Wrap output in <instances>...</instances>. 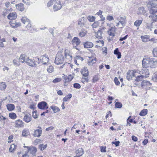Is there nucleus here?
Listing matches in <instances>:
<instances>
[{
	"label": "nucleus",
	"mask_w": 157,
	"mask_h": 157,
	"mask_svg": "<svg viewBox=\"0 0 157 157\" xmlns=\"http://www.w3.org/2000/svg\"><path fill=\"white\" fill-rule=\"evenodd\" d=\"M147 6L148 8H151L149 10L150 13L157 12V0L148 1L146 2Z\"/></svg>",
	"instance_id": "nucleus-1"
},
{
	"label": "nucleus",
	"mask_w": 157,
	"mask_h": 157,
	"mask_svg": "<svg viewBox=\"0 0 157 157\" xmlns=\"http://www.w3.org/2000/svg\"><path fill=\"white\" fill-rule=\"evenodd\" d=\"M64 59L63 54L61 52L58 53L56 56L55 63L58 65L61 64L63 63Z\"/></svg>",
	"instance_id": "nucleus-2"
},
{
	"label": "nucleus",
	"mask_w": 157,
	"mask_h": 157,
	"mask_svg": "<svg viewBox=\"0 0 157 157\" xmlns=\"http://www.w3.org/2000/svg\"><path fill=\"white\" fill-rule=\"evenodd\" d=\"M151 63V58L148 56L145 57L142 63V65L143 67H150Z\"/></svg>",
	"instance_id": "nucleus-3"
},
{
	"label": "nucleus",
	"mask_w": 157,
	"mask_h": 157,
	"mask_svg": "<svg viewBox=\"0 0 157 157\" xmlns=\"http://www.w3.org/2000/svg\"><path fill=\"white\" fill-rule=\"evenodd\" d=\"M24 147L26 148L27 151L29 152L33 156H35L36 155L37 149L35 147L24 146Z\"/></svg>",
	"instance_id": "nucleus-4"
},
{
	"label": "nucleus",
	"mask_w": 157,
	"mask_h": 157,
	"mask_svg": "<svg viewBox=\"0 0 157 157\" xmlns=\"http://www.w3.org/2000/svg\"><path fill=\"white\" fill-rule=\"evenodd\" d=\"M141 83L140 86H141L142 88L146 90L149 89L151 87L152 84L149 81L144 80L141 82Z\"/></svg>",
	"instance_id": "nucleus-5"
},
{
	"label": "nucleus",
	"mask_w": 157,
	"mask_h": 157,
	"mask_svg": "<svg viewBox=\"0 0 157 157\" xmlns=\"http://www.w3.org/2000/svg\"><path fill=\"white\" fill-rule=\"evenodd\" d=\"M54 5L53 9L55 11H56L60 9L62 7L60 0H54Z\"/></svg>",
	"instance_id": "nucleus-6"
},
{
	"label": "nucleus",
	"mask_w": 157,
	"mask_h": 157,
	"mask_svg": "<svg viewBox=\"0 0 157 157\" xmlns=\"http://www.w3.org/2000/svg\"><path fill=\"white\" fill-rule=\"evenodd\" d=\"M71 42L73 45L74 48H76L77 50H78L76 47L80 44L81 41L80 40L78 37H75L72 40Z\"/></svg>",
	"instance_id": "nucleus-7"
},
{
	"label": "nucleus",
	"mask_w": 157,
	"mask_h": 157,
	"mask_svg": "<svg viewBox=\"0 0 157 157\" xmlns=\"http://www.w3.org/2000/svg\"><path fill=\"white\" fill-rule=\"evenodd\" d=\"M38 108L40 109H48V107L47 103L45 101H42L39 102L37 105Z\"/></svg>",
	"instance_id": "nucleus-8"
},
{
	"label": "nucleus",
	"mask_w": 157,
	"mask_h": 157,
	"mask_svg": "<svg viewBox=\"0 0 157 157\" xmlns=\"http://www.w3.org/2000/svg\"><path fill=\"white\" fill-rule=\"evenodd\" d=\"M38 61L40 60V61L43 63L44 64H46L48 61L49 59L48 56L46 54H45L44 55L41 56L40 57V58H38Z\"/></svg>",
	"instance_id": "nucleus-9"
},
{
	"label": "nucleus",
	"mask_w": 157,
	"mask_h": 157,
	"mask_svg": "<svg viewBox=\"0 0 157 157\" xmlns=\"http://www.w3.org/2000/svg\"><path fill=\"white\" fill-rule=\"evenodd\" d=\"M144 76H145L144 75H141L137 76L135 79V82H134L135 84L138 86H140L141 84L139 82H142L141 81H143V78H144Z\"/></svg>",
	"instance_id": "nucleus-10"
},
{
	"label": "nucleus",
	"mask_w": 157,
	"mask_h": 157,
	"mask_svg": "<svg viewBox=\"0 0 157 157\" xmlns=\"http://www.w3.org/2000/svg\"><path fill=\"white\" fill-rule=\"evenodd\" d=\"M74 75L75 74H74L69 75L68 76L64 75L63 78L65 82H67L71 81L73 78Z\"/></svg>",
	"instance_id": "nucleus-11"
},
{
	"label": "nucleus",
	"mask_w": 157,
	"mask_h": 157,
	"mask_svg": "<svg viewBox=\"0 0 157 157\" xmlns=\"http://www.w3.org/2000/svg\"><path fill=\"white\" fill-rule=\"evenodd\" d=\"M24 125V123L21 120L16 121L14 122V126L16 128L22 127Z\"/></svg>",
	"instance_id": "nucleus-12"
},
{
	"label": "nucleus",
	"mask_w": 157,
	"mask_h": 157,
	"mask_svg": "<svg viewBox=\"0 0 157 157\" xmlns=\"http://www.w3.org/2000/svg\"><path fill=\"white\" fill-rule=\"evenodd\" d=\"M141 72L142 73V75H144L145 76H144V78L148 77V75L149 74V72L148 69H147V67H143V69H142Z\"/></svg>",
	"instance_id": "nucleus-13"
},
{
	"label": "nucleus",
	"mask_w": 157,
	"mask_h": 157,
	"mask_svg": "<svg viewBox=\"0 0 157 157\" xmlns=\"http://www.w3.org/2000/svg\"><path fill=\"white\" fill-rule=\"evenodd\" d=\"M17 17L16 13L13 12L10 13L7 16V18L10 20H14Z\"/></svg>",
	"instance_id": "nucleus-14"
},
{
	"label": "nucleus",
	"mask_w": 157,
	"mask_h": 157,
	"mask_svg": "<svg viewBox=\"0 0 157 157\" xmlns=\"http://www.w3.org/2000/svg\"><path fill=\"white\" fill-rule=\"evenodd\" d=\"M28 58L25 55H21L19 58V61L21 63H26Z\"/></svg>",
	"instance_id": "nucleus-15"
},
{
	"label": "nucleus",
	"mask_w": 157,
	"mask_h": 157,
	"mask_svg": "<svg viewBox=\"0 0 157 157\" xmlns=\"http://www.w3.org/2000/svg\"><path fill=\"white\" fill-rule=\"evenodd\" d=\"M81 72L83 77H88V71L87 67H84L82 69Z\"/></svg>",
	"instance_id": "nucleus-16"
},
{
	"label": "nucleus",
	"mask_w": 157,
	"mask_h": 157,
	"mask_svg": "<svg viewBox=\"0 0 157 157\" xmlns=\"http://www.w3.org/2000/svg\"><path fill=\"white\" fill-rule=\"evenodd\" d=\"M76 155L75 157H79L82 156L84 153V151L82 148H81L78 149L75 152Z\"/></svg>",
	"instance_id": "nucleus-17"
},
{
	"label": "nucleus",
	"mask_w": 157,
	"mask_h": 157,
	"mask_svg": "<svg viewBox=\"0 0 157 157\" xmlns=\"http://www.w3.org/2000/svg\"><path fill=\"white\" fill-rule=\"evenodd\" d=\"M64 55L66 58L69 61L71 60L72 56L69 54V51L68 50H66L64 51Z\"/></svg>",
	"instance_id": "nucleus-18"
},
{
	"label": "nucleus",
	"mask_w": 157,
	"mask_h": 157,
	"mask_svg": "<svg viewBox=\"0 0 157 157\" xmlns=\"http://www.w3.org/2000/svg\"><path fill=\"white\" fill-rule=\"evenodd\" d=\"M157 66V60L154 58H151V63L150 67L151 68H155Z\"/></svg>",
	"instance_id": "nucleus-19"
},
{
	"label": "nucleus",
	"mask_w": 157,
	"mask_h": 157,
	"mask_svg": "<svg viewBox=\"0 0 157 157\" xmlns=\"http://www.w3.org/2000/svg\"><path fill=\"white\" fill-rule=\"evenodd\" d=\"M84 47L85 48H92L94 44L92 42L89 41H86L85 42L84 44Z\"/></svg>",
	"instance_id": "nucleus-20"
},
{
	"label": "nucleus",
	"mask_w": 157,
	"mask_h": 157,
	"mask_svg": "<svg viewBox=\"0 0 157 157\" xmlns=\"http://www.w3.org/2000/svg\"><path fill=\"white\" fill-rule=\"evenodd\" d=\"M16 9L19 11H22L24 10L25 8L24 5L22 3H20L16 5Z\"/></svg>",
	"instance_id": "nucleus-21"
},
{
	"label": "nucleus",
	"mask_w": 157,
	"mask_h": 157,
	"mask_svg": "<svg viewBox=\"0 0 157 157\" xmlns=\"http://www.w3.org/2000/svg\"><path fill=\"white\" fill-rule=\"evenodd\" d=\"M26 63L29 65L31 67H34L35 66L36 63L32 59H30L28 58L27 61L26 60Z\"/></svg>",
	"instance_id": "nucleus-22"
},
{
	"label": "nucleus",
	"mask_w": 157,
	"mask_h": 157,
	"mask_svg": "<svg viewBox=\"0 0 157 157\" xmlns=\"http://www.w3.org/2000/svg\"><path fill=\"white\" fill-rule=\"evenodd\" d=\"M42 131L40 129H36L35 130L33 136L35 137H39L41 135Z\"/></svg>",
	"instance_id": "nucleus-23"
},
{
	"label": "nucleus",
	"mask_w": 157,
	"mask_h": 157,
	"mask_svg": "<svg viewBox=\"0 0 157 157\" xmlns=\"http://www.w3.org/2000/svg\"><path fill=\"white\" fill-rule=\"evenodd\" d=\"M31 120L32 117L29 114L25 115L23 118L24 121L27 123L31 121Z\"/></svg>",
	"instance_id": "nucleus-24"
},
{
	"label": "nucleus",
	"mask_w": 157,
	"mask_h": 157,
	"mask_svg": "<svg viewBox=\"0 0 157 157\" xmlns=\"http://www.w3.org/2000/svg\"><path fill=\"white\" fill-rule=\"evenodd\" d=\"M156 13H150L151 15L149 16V17L151 18L153 22L157 21V15L155 14Z\"/></svg>",
	"instance_id": "nucleus-25"
},
{
	"label": "nucleus",
	"mask_w": 157,
	"mask_h": 157,
	"mask_svg": "<svg viewBox=\"0 0 157 157\" xmlns=\"http://www.w3.org/2000/svg\"><path fill=\"white\" fill-rule=\"evenodd\" d=\"M86 20V19L84 18L83 17H82L80 19H79L78 21V25L81 26H83L85 24V20Z\"/></svg>",
	"instance_id": "nucleus-26"
},
{
	"label": "nucleus",
	"mask_w": 157,
	"mask_h": 157,
	"mask_svg": "<svg viewBox=\"0 0 157 157\" xmlns=\"http://www.w3.org/2000/svg\"><path fill=\"white\" fill-rule=\"evenodd\" d=\"M6 107L9 111H12L14 110L15 106L13 104H8L6 105Z\"/></svg>",
	"instance_id": "nucleus-27"
},
{
	"label": "nucleus",
	"mask_w": 157,
	"mask_h": 157,
	"mask_svg": "<svg viewBox=\"0 0 157 157\" xmlns=\"http://www.w3.org/2000/svg\"><path fill=\"white\" fill-rule=\"evenodd\" d=\"M141 38L142 40L144 42H147L150 40L149 36L147 35L145 36H141Z\"/></svg>",
	"instance_id": "nucleus-28"
},
{
	"label": "nucleus",
	"mask_w": 157,
	"mask_h": 157,
	"mask_svg": "<svg viewBox=\"0 0 157 157\" xmlns=\"http://www.w3.org/2000/svg\"><path fill=\"white\" fill-rule=\"evenodd\" d=\"M50 108L52 109L54 113H56L60 111L59 109L55 105L51 106Z\"/></svg>",
	"instance_id": "nucleus-29"
},
{
	"label": "nucleus",
	"mask_w": 157,
	"mask_h": 157,
	"mask_svg": "<svg viewBox=\"0 0 157 157\" xmlns=\"http://www.w3.org/2000/svg\"><path fill=\"white\" fill-rule=\"evenodd\" d=\"M139 13H140L144 15H146L145 14L146 11L145 10V7H141L139 8Z\"/></svg>",
	"instance_id": "nucleus-30"
},
{
	"label": "nucleus",
	"mask_w": 157,
	"mask_h": 157,
	"mask_svg": "<svg viewBox=\"0 0 157 157\" xmlns=\"http://www.w3.org/2000/svg\"><path fill=\"white\" fill-rule=\"evenodd\" d=\"M114 54L117 56V58L118 59H120L121 58V54L118 50V48H117L114 51Z\"/></svg>",
	"instance_id": "nucleus-31"
},
{
	"label": "nucleus",
	"mask_w": 157,
	"mask_h": 157,
	"mask_svg": "<svg viewBox=\"0 0 157 157\" xmlns=\"http://www.w3.org/2000/svg\"><path fill=\"white\" fill-rule=\"evenodd\" d=\"M29 132L28 129H25L23 130L22 135L23 136H26L29 135Z\"/></svg>",
	"instance_id": "nucleus-32"
},
{
	"label": "nucleus",
	"mask_w": 157,
	"mask_h": 157,
	"mask_svg": "<svg viewBox=\"0 0 157 157\" xmlns=\"http://www.w3.org/2000/svg\"><path fill=\"white\" fill-rule=\"evenodd\" d=\"M11 25L13 28H17L18 26H20L21 24L20 22H17L16 21H14V22H13L11 23Z\"/></svg>",
	"instance_id": "nucleus-33"
},
{
	"label": "nucleus",
	"mask_w": 157,
	"mask_h": 157,
	"mask_svg": "<svg viewBox=\"0 0 157 157\" xmlns=\"http://www.w3.org/2000/svg\"><path fill=\"white\" fill-rule=\"evenodd\" d=\"M102 33L101 30H99L97 32V35L96 36V37L98 38L101 39L102 37Z\"/></svg>",
	"instance_id": "nucleus-34"
},
{
	"label": "nucleus",
	"mask_w": 157,
	"mask_h": 157,
	"mask_svg": "<svg viewBox=\"0 0 157 157\" xmlns=\"http://www.w3.org/2000/svg\"><path fill=\"white\" fill-rule=\"evenodd\" d=\"M132 72L131 73H127L126 78L129 81L131 80L132 77L134 76V74Z\"/></svg>",
	"instance_id": "nucleus-35"
},
{
	"label": "nucleus",
	"mask_w": 157,
	"mask_h": 157,
	"mask_svg": "<svg viewBox=\"0 0 157 157\" xmlns=\"http://www.w3.org/2000/svg\"><path fill=\"white\" fill-rule=\"evenodd\" d=\"M16 147L17 146L15 145L14 144H12L9 148V151L11 152H14L16 148Z\"/></svg>",
	"instance_id": "nucleus-36"
},
{
	"label": "nucleus",
	"mask_w": 157,
	"mask_h": 157,
	"mask_svg": "<svg viewBox=\"0 0 157 157\" xmlns=\"http://www.w3.org/2000/svg\"><path fill=\"white\" fill-rule=\"evenodd\" d=\"M9 116L10 118L13 119H15L17 117L16 114L12 112L10 113L9 114Z\"/></svg>",
	"instance_id": "nucleus-37"
},
{
	"label": "nucleus",
	"mask_w": 157,
	"mask_h": 157,
	"mask_svg": "<svg viewBox=\"0 0 157 157\" xmlns=\"http://www.w3.org/2000/svg\"><path fill=\"white\" fill-rule=\"evenodd\" d=\"M6 85L5 82L0 83V90H2L6 88Z\"/></svg>",
	"instance_id": "nucleus-38"
},
{
	"label": "nucleus",
	"mask_w": 157,
	"mask_h": 157,
	"mask_svg": "<svg viewBox=\"0 0 157 157\" xmlns=\"http://www.w3.org/2000/svg\"><path fill=\"white\" fill-rule=\"evenodd\" d=\"M147 113V110L146 109L142 110L140 113L139 115L141 116L146 115Z\"/></svg>",
	"instance_id": "nucleus-39"
},
{
	"label": "nucleus",
	"mask_w": 157,
	"mask_h": 157,
	"mask_svg": "<svg viewBox=\"0 0 157 157\" xmlns=\"http://www.w3.org/2000/svg\"><path fill=\"white\" fill-rule=\"evenodd\" d=\"M47 144L44 145V144H40L39 145V148L41 151H43L47 147Z\"/></svg>",
	"instance_id": "nucleus-40"
},
{
	"label": "nucleus",
	"mask_w": 157,
	"mask_h": 157,
	"mask_svg": "<svg viewBox=\"0 0 157 157\" xmlns=\"http://www.w3.org/2000/svg\"><path fill=\"white\" fill-rule=\"evenodd\" d=\"M21 20L22 22L24 24H25L26 23H27L30 21L28 18L25 17H22L21 19Z\"/></svg>",
	"instance_id": "nucleus-41"
},
{
	"label": "nucleus",
	"mask_w": 157,
	"mask_h": 157,
	"mask_svg": "<svg viewBox=\"0 0 157 157\" xmlns=\"http://www.w3.org/2000/svg\"><path fill=\"white\" fill-rule=\"evenodd\" d=\"M125 17H122L121 19L119 21V23L120 24H121L122 26H124L125 25Z\"/></svg>",
	"instance_id": "nucleus-42"
},
{
	"label": "nucleus",
	"mask_w": 157,
	"mask_h": 157,
	"mask_svg": "<svg viewBox=\"0 0 157 157\" xmlns=\"http://www.w3.org/2000/svg\"><path fill=\"white\" fill-rule=\"evenodd\" d=\"M142 21L141 20H137L134 23V25L136 27H139L142 23Z\"/></svg>",
	"instance_id": "nucleus-43"
},
{
	"label": "nucleus",
	"mask_w": 157,
	"mask_h": 157,
	"mask_svg": "<svg viewBox=\"0 0 157 157\" xmlns=\"http://www.w3.org/2000/svg\"><path fill=\"white\" fill-rule=\"evenodd\" d=\"M54 68L53 67L52 65L49 66L47 69V71L48 73H52L53 71Z\"/></svg>",
	"instance_id": "nucleus-44"
},
{
	"label": "nucleus",
	"mask_w": 157,
	"mask_h": 157,
	"mask_svg": "<svg viewBox=\"0 0 157 157\" xmlns=\"http://www.w3.org/2000/svg\"><path fill=\"white\" fill-rule=\"evenodd\" d=\"M115 106L116 108H121L122 106V103L120 102H117L115 104Z\"/></svg>",
	"instance_id": "nucleus-45"
},
{
	"label": "nucleus",
	"mask_w": 157,
	"mask_h": 157,
	"mask_svg": "<svg viewBox=\"0 0 157 157\" xmlns=\"http://www.w3.org/2000/svg\"><path fill=\"white\" fill-rule=\"evenodd\" d=\"M95 17L94 16H89L87 17V19L90 22H93L95 20Z\"/></svg>",
	"instance_id": "nucleus-46"
},
{
	"label": "nucleus",
	"mask_w": 157,
	"mask_h": 157,
	"mask_svg": "<svg viewBox=\"0 0 157 157\" xmlns=\"http://www.w3.org/2000/svg\"><path fill=\"white\" fill-rule=\"evenodd\" d=\"M99 25V23L98 21H97L94 22L93 24L92 25V26L93 28H96Z\"/></svg>",
	"instance_id": "nucleus-47"
},
{
	"label": "nucleus",
	"mask_w": 157,
	"mask_h": 157,
	"mask_svg": "<svg viewBox=\"0 0 157 157\" xmlns=\"http://www.w3.org/2000/svg\"><path fill=\"white\" fill-rule=\"evenodd\" d=\"M37 112L36 110H35L32 113V116L35 119L37 118L38 117V115L37 114Z\"/></svg>",
	"instance_id": "nucleus-48"
},
{
	"label": "nucleus",
	"mask_w": 157,
	"mask_h": 157,
	"mask_svg": "<svg viewBox=\"0 0 157 157\" xmlns=\"http://www.w3.org/2000/svg\"><path fill=\"white\" fill-rule=\"evenodd\" d=\"M152 53L154 56L157 57V48H155L153 49Z\"/></svg>",
	"instance_id": "nucleus-49"
},
{
	"label": "nucleus",
	"mask_w": 157,
	"mask_h": 157,
	"mask_svg": "<svg viewBox=\"0 0 157 157\" xmlns=\"http://www.w3.org/2000/svg\"><path fill=\"white\" fill-rule=\"evenodd\" d=\"M54 0H50L49 1L48 3L47 6L48 7H50L53 4H54Z\"/></svg>",
	"instance_id": "nucleus-50"
},
{
	"label": "nucleus",
	"mask_w": 157,
	"mask_h": 157,
	"mask_svg": "<svg viewBox=\"0 0 157 157\" xmlns=\"http://www.w3.org/2000/svg\"><path fill=\"white\" fill-rule=\"evenodd\" d=\"M73 86L74 88L77 89H79L81 87V86L80 84L77 83L74 84Z\"/></svg>",
	"instance_id": "nucleus-51"
},
{
	"label": "nucleus",
	"mask_w": 157,
	"mask_h": 157,
	"mask_svg": "<svg viewBox=\"0 0 157 157\" xmlns=\"http://www.w3.org/2000/svg\"><path fill=\"white\" fill-rule=\"evenodd\" d=\"M96 58H95L94 59H90V61L89 62V64L93 65L94 63H95L96 62Z\"/></svg>",
	"instance_id": "nucleus-52"
},
{
	"label": "nucleus",
	"mask_w": 157,
	"mask_h": 157,
	"mask_svg": "<svg viewBox=\"0 0 157 157\" xmlns=\"http://www.w3.org/2000/svg\"><path fill=\"white\" fill-rule=\"evenodd\" d=\"M88 81V78L87 77H83L82 78V82L83 83H84V82L86 81V82H87Z\"/></svg>",
	"instance_id": "nucleus-53"
},
{
	"label": "nucleus",
	"mask_w": 157,
	"mask_h": 157,
	"mask_svg": "<svg viewBox=\"0 0 157 157\" xmlns=\"http://www.w3.org/2000/svg\"><path fill=\"white\" fill-rule=\"evenodd\" d=\"M103 50V53L105 55H106L107 54V48L105 47H103L102 48Z\"/></svg>",
	"instance_id": "nucleus-54"
},
{
	"label": "nucleus",
	"mask_w": 157,
	"mask_h": 157,
	"mask_svg": "<svg viewBox=\"0 0 157 157\" xmlns=\"http://www.w3.org/2000/svg\"><path fill=\"white\" fill-rule=\"evenodd\" d=\"M101 148V151L102 152H106V147L104 146H101L100 147Z\"/></svg>",
	"instance_id": "nucleus-55"
},
{
	"label": "nucleus",
	"mask_w": 157,
	"mask_h": 157,
	"mask_svg": "<svg viewBox=\"0 0 157 157\" xmlns=\"http://www.w3.org/2000/svg\"><path fill=\"white\" fill-rule=\"evenodd\" d=\"M114 81L115 84L117 85L118 86L120 84V82L117 77L114 78Z\"/></svg>",
	"instance_id": "nucleus-56"
},
{
	"label": "nucleus",
	"mask_w": 157,
	"mask_h": 157,
	"mask_svg": "<svg viewBox=\"0 0 157 157\" xmlns=\"http://www.w3.org/2000/svg\"><path fill=\"white\" fill-rule=\"evenodd\" d=\"M106 19L109 21H112L114 20L113 17L110 15H108L106 17Z\"/></svg>",
	"instance_id": "nucleus-57"
},
{
	"label": "nucleus",
	"mask_w": 157,
	"mask_h": 157,
	"mask_svg": "<svg viewBox=\"0 0 157 157\" xmlns=\"http://www.w3.org/2000/svg\"><path fill=\"white\" fill-rule=\"evenodd\" d=\"M99 78L98 76H95L93 78V82L94 83L96 82L98 80Z\"/></svg>",
	"instance_id": "nucleus-58"
},
{
	"label": "nucleus",
	"mask_w": 157,
	"mask_h": 157,
	"mask_svg": "<svg viewBox=\"0 0 157 157\" xmlns=\"http://www.w3.org/2000/svg\"><path fill=\"white\" fill-rule=\"evenodd\" d=\"M120 142L119 141H113L112 142V144H114L115 145L116 147L118 146Z\"/></svg>",
	"instance_id": "nucleus-59"
},
{
	"label": "nucleus",
	"mask_w": 157,
	"mask_h": 157,
	"mask_svg": "<svg viewBox=\"0 0 157 157\" xmlns=\"http://www.w3.org/2000/svg\"><path fill=\"white\" fill-rule=\"evenodd\" d=\"M152 80L155 82H157V74L155 75L152 78Z\"/></svg>",
	"instance_id": "nucleus-60"
},
{
	"label": "nucleus",
	"mask_w": 157,
	"mask_h": 157,
	"mask_svg": "<svg viewBox=\"0 0 157 157\" xmlns=\"http://www.w3.org/2000/svg\"><path fill=\"white\" fill-rule=\"evenodd\" d=\"M86 33L85 32L82 31L79 33V35L81 37H82L85 36Z\"/></svg>",
	"instance_id": "nucleus-61"
},
{
	"label": "nucleus",
	"mask_w": 157,
	"mask_h": 157,
	"mask_svg": "<svg viewBox=\"0 0 157 157\" xmlns=\"http://www.w3.org/2000/svg\"><path fill=\"white\" fill-rule=\"evenodd\" d=\"M61 80V79L60 78H56L53 80V82H60Z\"/></svg>",
	"instance_id": "nucleus-62"
},
{
	"label": "nucleus",
	"mask_w": 157,
	"mask_h": 157,
	"mask_svg": "<svg viewBox=\"0 0 157 157\" xmlns=\"http://www.w3.org/2000/svg\"><path fill=\"white\" fill-rule=\"evenodd\" d=\"M27 23H28L27 25L26 26V27L28 29H29L32 26V25L30 23V21H29V22H28Z\"/></svg>",
	"instance_id": "nucleus-63"
},
{
	"label": "nucleus",
	"mask_w": 157,
	"mask_h": 157,
	"mask_svg": "<svg viewBox=\"0 0 157 157\" xmlns=\"http://www.w3.org/2000/svg\"><path fill=\"white\" fill-rule=\"evenodd\" d=\"M75 58L77 60H80L81 61H82L83 60V58L79 56H76L75 57Z\"/></svg>",
	"instance_id": "nucleus-64"
}]
</instances>
